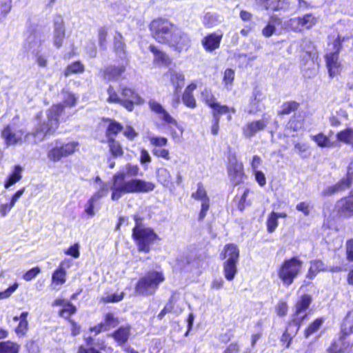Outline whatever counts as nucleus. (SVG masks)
Here are the masks:
<instances>
[{
	"instance_id": "f257e3e1",
	"label": "nucleus",
	"mask_w": 353,
	"mask_h": 353,
	"mask_svg": "<svg viewBox=\"0 0 353 353\" xmlns=\"http://www.w3.org/2000/svg\"><path fill=\"white\" fill-rule=\"evenodd\" d=\"M139 171L138 165L128 163L113 175L110 188L112 200L118 201L125 194L146 193L154 189L152 182L134 178Z\"/></svg>"
},
{
	"instance_id": "f03ea898",
	"label": "nucleus",
	"mask_w": 353,
	"mask_h": 353,
	"mask_svg": "<svg viewBox=\"0 0 353 353\" xmlns=\"http://www.w3.org/2000/svg\"><path fill=\"white\" fill-rule=\"evenodd\" d=\"M63 108L61 104H56L52 105L44 116H39L40 120L34 132L35 141H41L46 135L55 132L59 127V118Z\"/></svg>"
},
{
	"instance_id": "7ed1b4c3",
	"label": "nucleus",
	"mask_w": 353,
	"mask_h": 353,
	"mask_svg": "<svg viewBox=\"0 0 353 353\" xmlns=\"http://www.w3.org/2000/svg\"><path fill=\"white\" fill-rule=\"evenodd\" d=\"M164 280L165 276L162 272H148L138 281L135 286V292L141 295H152Z\"/></svg>"
},
{
	"instance_id": "20e7f679",
	"label": "nucleus",
	"mask_w": 353,
	"mask_h": 353,
	"mask_svg": "<svg viewBox=\"0 0 353 353\" xmlns=\"http://www.w3.org/2000/svg\"><path fill=\"white\" fill-rule=\"evenodd\" d=\"M136 225L133 229L132 236L136 240L139 252L148 253L150 250V245L158 239L156 233L149 228L141 225L135 216Z\"/></svg>"
},
{
	"instance_id": "39448f33",
	"label": "nucleus",
	"mask_w": 353,
	"mask_h": 353,
	"mask_svg": "<svg viewBox=\"0 0 353 353\" xmlns=\"http://www.w3.org/2000/svg\"><path fill=\"white\" fill-rule=\"evenodd\" d=\"M178 28L176 26L165 19H157L150 23L152 37L161 44H166L174 32Z\"/></svg>"
},
{
	"instance_id": "423d86ee",
	"label": "nucleus",
	"mask_w": 353,
	"mask_h": 353,
	"mask_svg": "<svg viewBox=\"0 0 353 353\" xmlns=\"http://www.w3.org/2000/svg\"><path fill=\"white\" fill-rule=\"evenodd\" d=\"M303 262L297 257L285 259L278 269V276L285 286L290 285L300 273Z\"/></svg>"
},
{
	"instance_id": "0eeeda50",
	"label": "nucleus",
	"mask_w": 353,
	"mask_h": 353,
	"mask_svg": "<svg viewBox=\"0 0 353 353\" xmlns=\"http://www.w3.org/2000/svg\"><path fill=\"white\" fill-rule=\"evenodd\" d=\"M191 43L188 34L178 28L165 45L174 52L181 54L188 52L191 47Z\"/></svg>"
},
{
	"instance_id": "6e6552de",
	"label": "nucleus",
	"mask_w": 353,
	"mask_h": 353,
	"mask_svg": "<svg viewBox=\"0 0 353 353\" xmlns=\"http://www.w3.org/2000/svg\"><path fill=\"white\" fill-rule=\"evenodd\" d=\"M78 141H70L50 149L48 152V158L52 162H58L62 158H65L74 154L79 148Z\"/></svg>"
},
{
	"instance_id": "1a4fd4ad",
	"label": "nucleus",
	"mask_w": 353,
	"mask_h": 353,
	"mask_svg": "<svg viewBox=\"0 0 353 353\" xmlns=\"http://www.w3.org/2000/svg\"><path fill=\"white\" fill-rule=\"evenodd\" d=\"M270 116L265 113L261 119L249 121L242 128V134L246 139L254 137L257 133L264 130L269 123Z\"/></svg>"
},
{
	"instance_id": "9d476101",
	"label": "nucleus",
	"mask_w": 353,
	"mask_h": 353,
	"mask_svg": "<svg viewBox=\"0 0 353 353\" xmlns=\"http://www.w3.org/2000/svg\"><path fill=\"white\" fill-rule=\"evenodd\" d=\"M318 21V19L312 14H306L301 17L290 19L287 26L294 32H301L304 29L312 28Z\"/></svg>"
},
{
	"instance_id": "9b49d317",
	"label": "nucleus",
	"mask_w": 353,
	"mask_h": 353,
	"mask_svg": "<svg viewBox=\"0 0 353 353\" xmlns=\"http://www.w3.org/2000/svg\"><path fill=\"white\" fill-rule=\"evenodd\" d=\"M121 105L128 111H132L134 105H141L143 99L133 89L126 86L121 87Z\"/></svg>"
},
{
	"instance_id": "f8f14e48",
	"label": "nucleus",
	"mask_w": 353,
	"mask_h": 353,
	"mask_svg": "<svg viewBox=\"0 0 353 353\" xmlns=\"http://www.w3.org/2000/svg\"><path fill=\"white\" fill-rule=\"evenodd\" d=\"M228 174L230 181L234 185L240 184L243 181L245 177L243 165L235 157H231L229 159Z\"/></svg>"
},
{
	"instance_id": "ddd939ff",
	"label": "nucleus",
	"mask_w": 353,
	"mask_h": 353,
	"mask_svg": "<svg viewBox=\"0 0 353 353\" xmlns=\"http://www.w3.org/2000/svg\"><path fill=\"white\" fill-rule=\"evenodd\" d=\"M311 303L312 296L308 294H303L297 301L296 304L295 317L293 319V323H295L296 325L294 334L298 332L301 321L306 317L305 314L300 316L299 315L303 313L309 307Z\"/></svg>"
},
{
	"instance_id": "4468645a",
	"label": "nucleus",
	"mask_w": 353,
	"mask_h": 353,
	"mask_svg": "<svg viewBox=\"0 0 353 353\" xmlns=\"http://www.w3.org/2000/svg\"><path fill=\"white\" fill-rule=\"evenodd\" d=\"M192 198L201 203L199 219L202 221L205 217L210 208V199L202 183H199L197 184V189L195 192H192Z\"/></svg>"
},
{
	"instance_id": "2eb2a0df",
	"label": "nucleus",
	"mask_w": 353,
	"mask_h": 353,
	"mask_svg": "<svg viewBox=\"0 0 353 353\" xmlns=\"http://www.w3.org/2000/svg\"><path fill=\"white\" fill-rule=\"evenodd\" d=\"M70 265L71 260L65 259L59 263L58 268L53 272L52 275V285L54 289H57V286H61L65 283V268H70Z\"/></svg>"
},
{
	"instance_id": "dca6fc26",
	"label": "nucleus",
	"mask_w": 353,
	"mask_h": 353,
	"mask_svg": "<svg viewBox=\"0 0 353 353\" xmlns=\"http://www.w3.org/2000/svg\"><path fill=\"white\" fill-rule=\"evenodd\" d=\"M149 107L152 111L159 115V118L167 123L178 126L177 121L167 112L166 110L157 101L154 99L149 101Z\"/></svg>"
},
{
	"instance_id": "f3484780",
	"label": "nucleus",
	"mask_w": 353,
	"mask_h": 353,
	"mask_svg": "<svg viewBox=\"0 0 353 353\" xmlns=\"http://www.w3.org/2000/svg\"><path fill=\"white\" fill-rule=\"evenodd\" d=\"M325 59L330 76L334 77L339 74L342 70V65L339 61V50L336 52L327 54Z\"/></svg>"
},
{
	"instance_id": "a211bd4d",
	"label": "nucleus",
	"mask_w": 353,
	"mask_h": 353,
	"mask_svg": "<svg viewBox=\"0 0 353 353\" xmlns=\"http://www.w3.org/2000/svg\"><path fill=\"white\" fill-rule=\"evenodd\" d=\"M222 38L223 34L221 33H211L202 39L201 43L206 51L212 52L219 48Z\"/></svg>"
},
{
	"instance_id": "6ab92c4d",
	"label": "nucleus",
	"mask_w": 353,
	"mask_h": 353,
	"mask_svg": "<svg viewBox=\"0 0 353 353\" xmlns=\"http://www.w3.org/2000/svg\"><path fill=\"white\" fill-rule=\"evenodd\" d=\"M150 51L154 55V63L159 66H168L169 65L172 60L169 55L158 47L150 45L149 47Z\"/></svg>"
},
{
	"instance_id": "aec40b11",
	"label": "nucleus",
	"mask_w": 353,
	"mask_h": 353,
	"mask_svg": "<svg viewBox=\"0 0 353 353\" xmlns=\"http://www.w3.org/2000/svg\"><path fill=\"white\" fill-rule=\"evenodd\" d=\"M167 75L169 76L170 81L174 88V92L178 95L185 84V76L183 73L170 68L168 71Z\"/></svg>"
},
{
	"instance_id": "412c9836",
	"label": "nucleus",
	"mask_w": 353,
	"mask_h": 353,
	"mask_svg": "<svg viewBox=\"0 0 353 353\" xmlns=\"http://www.w3.org/2000/svg\"><path fill=\"white\" fill-rule=\"evenodd\" d=\"M65 37V28L63 20L61 17H57L54 23V44L60 48L62 46Z\"/></svg>"
},
{
	"instance_id": "4be33fe9",
	"label": "nucleus",
	"mask_w": 353,
	"mask_h": 353,
	"mask_svg": "<svg viewBox=\"0 0 353 353\" xmlns=\"http://www.w3.org/2000/svg\"><path fill=\"white\" fill-rule=\"evenodd\" d=\"M221 256L225 261L238 263L239 258V250L238 246L234 243L225 245Z\"/></svg>"
},
{
	"instance_id": "5701e85b",
	"label": "nucleus",
	"mask_w": 353,
	"mask_h": 353,
	"mask_svg": "<svg viewBox=\"0 0 353 353\" xmlns=\"http://www.w3.org/2000/svg\"><path fill=\"white\" fill-rule=\"evenodd\" d=\"M352 179L353 174L348 172L346 179H342L339 183L334 185L327 187L323 190V194L324 195H329L348 188L352 183Z\"/></svg>"
},
{
	"instance_id": "b1692460",
	"label": "nucleus",
	"mask_w": 353,
	"mask_h": 353,
	"mask_svg": "<svg viewBox=\"0 0 353 353\" xmlns=\"http://www.w3.org/2000/svg\"><path fill=\"white\" fill-rule=\"evenodd\" d=\"M125 70V65L119 66L109 65L105 68L103 70V77L108 80H116Z\"/></svg>"
},
{
	"instance_id": "393cba45",
	"label": "nucleus",
	"mask_w": 353,
	"mask_h": 353,
	"mask_svg": "<svg viewBox=\"0 0 353 353\" xmlns=\"http://www.w3.org/2000/svg\"><path fill=\"white\" fill-rule=\"evenodd\" d=\"M339 212L345 216L353 215V197L343 199L338 201Z\"/></svg>"
},
{
	"instance_id": "a878e982",
	"label": "nucleus",
	"mask_w": 353,
	"mask_h": 353,
	"mask_svg": "<svg viewBox=\"0 0 353 353\" xmlns=\"http://www.w3.org/2000/svg\"><path fill=\"white\" fill-rule=\"evenodd\" d=\"M349 347V343L344 339L339 337L334 340L327 349V353H345Z\"/></svg>"
},
{
	"instance_id": "bb28decb",
	"label": "nucleus",
	"mask_w": 353,
	"mask_h": 353,
	"mask_svg": "<svg viewBox=\"0 0 353 353\" xmlns=\"http://www.w3.org/2000/svg\"><path fill=\"white\" fill-rule=\"evenodd\" d=\"M285 0H256V3L267 10L277 11L283 8Z\"/></svg>"
},
{
	"instance_id": "cd10ccee",
	"label": "nucleus",
	"mask_w": 353,
	"mask_h": 353,
	"mask_svg": "<svg viewBox=\"0 0 353 353\" xmlns=\"http://www.w3.org/2000/svg\"><path fill=\"white\" fill-rule=\"evenodd\" d=\"M325 264L320 260H314L310 261V266L307 273L306 277L309 279H313L319 272L326 271Z\"/></svg>"
},
{
	"instance_id": "c85d7f7f",
	"label": "nucleus",
	"mask_w": 353,
	"mask_h": 353,
	"mask_svg": "<svg viewBox=\"0 0 353 353\" xmlns=\"http://www.w3.org/2000/svg\"><path fill=\"white\" fill-rule=\"evenodd\" d=\"M54 305L63 307L59 312L60 316L66 319L76 312V307L72 304L62 299L55 300Z\"/></svg>"
},
{
	"instance_id": "c756f323",
	"label": "nucleus",
	"mask_w": 353,
	"mask_h": 353,
	"mask_svg": "<svg viewBox=\"0 0 353 353\" xmlns=\"http://www.w3.org/2000/svg\"><path fill=\"white\" fill-rule=\"evenodd\" d=\"M125 44L123 37L120 32H117L114 37V49L116 53L121 58H125Z\"/></svg>"
},
{
	"instance_id": "7c9ffc66",
	"label": "nucleus",
	"mask_w": 353,
	"mask_h": 353,
	"mask_svg": "<svg viewBox=\"0 0 353 353\" xmlns=\"http://www.w3.org/2000/svg\"><path fill=\"white\" fill-rule=\"evenodd\" d=\"M1 137L5 140L7 145L14 144L19 139V137L16 135L14 130L10 125L3 129Z\"/></svg>"
},
{
	"instance_id": "2f4dec72",
	"label": "nucleus",
	"mask_w": 353,
	"mask_h": 353,
	"mask_svg": "<svg viewBox=\"0 0 353 353\" xmlns=\"http://www.w3.org/2000/svg\"><path fill=\"white\" fill-rule=\"evenodd\" d=\"M223 272L227 280H233L237 273V263L225 261L223 263Z\"/></svg>"
},
{
	"instance_id": "473e14b6",
	"label": "nucleus",
	"mask_w": 353,
	"mask_h": 353,
	"mask_svg": "<svg viewBox=\"0 0 353 353\" xmlns=\"http://www.w3.org/2000/svg\"><path fill=\"white\" fill-rule=\"evenodd\" d=\"M129 336H130V327L129 326L121 327L112 334L113 338L119 344H123L125 342H126L129 338Z\"/></svg>"
},
{
	"instance_id": "72a5a7b5",
	"label": "nucleus",
	"mask_w": 353,
	"mask_h": 353,
	"mask_svg": "<svg viewBox=\"0 0 353 353\" xmlns=\"http://www.w3.org/2000/svg\"><path fill=\"white\" fill-rule=\"evenodd\" d=\"M336 139L341 142L350 145L353 148V129L347 128L338 132Z\"/></svg>"
},
{
	"instance_id": "f704fd0d",
	"label": "nucleus",
	"mask_w": 353,
	"mask_h": 353,
	"mask_svg": "<svg viewBox=\"0 0 353 353\" xmlns=\"http://www.w3.org/2000/svg\"><path fill=\"white\" fill-rule=\"evenodd\" d=\"M213 110V117H219L221 114H227L230 112L234 113L235 109L234 108H230L227 105H221L219 103H216V105L212 108Z\"/></svg>"
},
{
	"instance_id": "c9c22d12",
	"label": "nucleus",
	"mask_w": 353,
	"mask_h": 353,
	"mask_svg": "<svg viewBox=\"0 0 353 353\" xmlns=\"http://www.w3.org/2000/svg\"><path fill=\"white\" fill-rule=\"evenodd\" d=\"M21 168L20 165L14 167V170L5 182L4 187L9 188L21 179Z\"/></svg>"
},
{
	"instance_id": "e433bc0d",
	"label": "nucleus",
	"mask_w": 353,
	"mask_h": 353,
	"mask_svg": "<svg viewBox=\"0 0 353 353\" xmlns=\"http://www.w3.org/2000/svg\"><path fill=\"white\" fill-rule=\"evenodd\" d=\"M19 351V345L11 342L0 343V353H18Z\"/></svg>"
},
{
	"instance_id": "4c0bfd02",
	"label": "nucleus",
	"mask_w": 353,
	"mask_h": 353,
	"mask_svg": "<svg viewBox=\"0 0 353 353\" xmlns=\"http://www.w3.org/2000/svg\"><path fill=\"white\" fill-rule=\"evenodd\" d=\"M312 139L321 148H330L333 146V143L330 141V139L323 133L314 135L312 137Z\"/></svg>"
},
{
	"instance_id": "58836bf2",
	"label": "nucleus",
	"mask_w": 353,
	"mask_h": 353,
	"mask_svg": "<svg viewBox=\"0 0 353 353\" xmlns=\"http://www.w3.org/2000/svg\"><path fill=\"white\" fill-rule=\"evenodd\" d=\"M202 100L211 108H212L217 103L216 99L210 89H204L201 92Z\"/></svg>"
},
{
	"instance_id": "ea45409f",
	"label": "nucleus",
	"mask_w": 353,
	"mask_h": 353,
	"mask_svg": "<svg viewBox=\"0 0 353 353\" xmlns=\"http://www.w3.org/2000/svg\"><path fill=\"white\" fill-rule=\"evenodd\" d=\"M324 321L323 318H319L314 320L305 330V336L306 338L309 337L310 335L316 332L321 326L322 325Z\"/></svg>"
},
{
	"instance_id": "a19ab883",
	"label": "nucleus",
	"mask_w": 353,
	"mask_h": 353,
	"mask_svg": "<svg viewBox=\"0 0 353 353\" xmlns=\"http://www.w3.org/2000/svg\"><path fill=\"white\" fill-rule=\"evenodd\" d=\"M299 108V103L295 101H288L284 103L279 112V114H289L296 110Z\"/></svg>"
},
{
	"instance_id": "79ce46f5",
	"label": "nucleus",
	"mask_w": 353,
	"mask_h": 353,
	"mask_svg": "<svg viewBox=\"0 0 353 353\" xmlns=\"http://www.w3.org/2000/svg\"><path fill=\"white\" fill-rule=\"evenodd\" d=\"M83 71H84L83 65L79 61H76V62H74L72 64L69 65L67 67V68L65 71V75L68 76L72 74L81 73Z\"/></svg>"
},
{
	"instance_id": "37998d69",
	"label": "nucleus",
	"mask_w": 353,
	"mask_h": 353,
	"mask_svg": "<svg viewBox=\"0 0 353 353\" xmlns=\"http://www.w3.org/2000/svg\"><path fill=\"white\" fill-rule=\"evenodd\" d=\"M234 75V70L230 68L226 69L223 72V81L228 90H230L232 88Z\"/></svg>"
},
{
	"instance_id": "c03bdc74",
	"label": "nucleus",
	"mask_w": 353,
	"mask_h": 353,
	"mask_svg": "<svg viewBox=\"0 0 353 353\" xmlns=\"http://www.w3.org/2000/svg\"><path fill=\"white\" fill-rule=\"evenodd\" d=\"M109 148L111 154L114 157H121L123 154V151L120 143L111 139H110L109 141Z\"/></svg>"
},
{
	"instance_id": "a18cd8bd",
	"label": "nucleus",
	"mask_w": 353,
	"mask_h": 353,
	"mask_svg": "<svg viewBox=\"0 0 353 353\" xmlns=\"http://www.w3.org/2000/svg\"><path fill=\"white\" fill-rule=\"evenodd\" d=\"M278 219L275 212H272L268 216L267 220V230L269 233H272L278 226Z\"/></svg>"
},
{
	"instance_id": "49530a36",
	"label": "nucleus",
	"mask_w": 353,
	"mask_h": 353,
	"mask_svg": "<svg viewBox=\"0 0 353 353\" xmlns=\"http://www.w3.org/2000/svg\"><path fill=\"white\" fill-rule=\"evenodd\" d=\"M22 193L21 190H19L12 197L10 204H3L0 207V213L1 215L5 216L14 205L15 202L19 199Z\"/></svg>"
},
{
	"instance_id": "de8ad7c7",
	"label": "nucleus",
	"mask_w": 353,
	"mask_h": 353,
	"mask_svg": "<svg viewBox=\"0 0 353 353\" xmlns=\"http://www.w3.org/2000/svg\"><path fill=\"white\" fill-rule=\"evenodd\" d=\"M351 334H352V332L350 329V320L347 315L341 324L339 337L345 340L346 336Z\"/></svg>"
},
{
	"instance_id": "09e8293b",
	"label": "nucleus",
	"mask_w": 353,
	"mask_h": 353,
	"mask_svg": "<svg viewBox=\"0 0 353 353\" xmlns=\"http://www.w3.org/2000/svg\"><path fill=\"white\" fill-rule=\"evenodd\" d=\"M124 292H121L120 293H112L110 294H108L101 298V301L105 303H114L119 302L121 301L124 297Z\"/></svg>"
},
{
	"instance_id": "8fccbe9b",
	"label": "nucleus",
	"mask_w": 353,
	"mask_h": 353,
	"mask_svg": "<svg viewBox=\"0 0 353 353\" xmlns=\"http://www.w3.org/2000/svg\"><path fill=\"white\" fill-rule=\"evenodd\" d=\"M158 178L163 185H168L170 181L171 175L167 169L161 168L158 171Z\"/></svg>"
},
{
	"instance_id": "3c124183",
	"label": "nucleus",
	"mask_w": 353,
	"mask_h": 353,
	"mask_svg": "<svg viewBox=\"0 0 353 353\" xmlns=\"http://www.w3.org/2000/svg\"><path fill=\"white\" fill-rule=\"evenodd\" d=\"M105 325V330H109L110 327H114L118 324V320L114 317L112 313H108L105 315L104 321L102 322Z\"/></svg>"
},
{
	"instance_id": "603ef678",
	"label": "nucleus",
	"mask_w": 353,
	"mask_h": 353,
	"mask_svg": "<svg viewBox=\"0 0 353 353\" xmlns=\"http://www.w3.org/2000/svg\"><path fill=\"white\" fill-rule=\"evenodd\" d=\"M148 139L152 145L157 147L164 146L168 143V139L166 138L154 136L153 134H149Z\"/></svg>"
},
{
	"instance_id": "864d4df0",
	"label": "nucleus",
	"mask_w": 353,
	"mask_h": 353,
	"mask_svg": "<svg viewBox=\"0 0 353 353\" xmlns=\"http://www.w3.org/2000/svg\"><path fill=\"white\" fill-rule=\"evenodd\" d=\"M108 191V186L105 183H102L99 189L91 196V198L98 202L101 198L107 195Z\"/></svg>"
},
{
	"instance_id": "5fc2aeb1",
	"label": "nucleus",
	"mask_w": 353,
	"mask_h": 353,
	"mask_svg": "<svg viewBox=\"0 0 353 353\" xmlns=\"http://www.w3.org/2000/svg\"><path fill=\"white\" fill-rule=\"evenodd\" d=\"M108 101L112 103H118L121 105V97H119L114 88L110 85L108 89Z\"/></svg>"
},
{
	"instance_id": "6e6d98bb",
	"label": "nucleus",
	"mask_w": 353,
	"mask_h": 353,
	"mask_svg": "<svg viewBox=\"0 0 353 353\" xmlns=\"http://www.w3.org/2000/svg\"><path fill=\"white\" fill-rule=\"evenodd\" d=\"M183 103L190 108H194L196 106V100L193 94L183 93L182 96Z\"/></svg>"
},
{
	"instance_id": "4d7b16f0",
	"label": "nucleus",
	"mask_w": 353,
	"mask_h": 353,
	"mask_svg": "<svg viewBox=\"0 0 353 353\" xmlns=\"http://www.w3.org/2000/svg\"><path fill=\"white\" fill-rule=\"evenodd\" d=\"M122 129V126L120 123L115 121H112L108 128L107 135L110 137L111 134L116 135Z\"/></svg>"
},
{
	"instance_id": "13d9d810",
	"label": "nucleus",
	"mask_w": 353,
	"mask_h": 353,
	"mask_svg": "<svg viewBox=\"0 0 353 353\" xmlns=\"http://www.w3.org/2000/svg\"><path fill=\"white\" fill-rule=\"evenodd\" d=\"M79 248L80 245L79 243H75L67 250H64V253L67 255L72 256L74 259H77L80 255Z\"/></svg>"
},
{
	"instance_id": "bf43d9fd",
	"label": "nucleus",
	"mask_w": 353,
	"mask_h": 353,
	"mask_svg": "<svg viewBox=\"0 0 353 353\" xmlns=\"http://www.w3.org/2000/svg\"><path fill=\"white\" fill-rule=\"evenodd\" d=\"M97 203V201L90 198L85 205V212L88 215H89L91 217H92L95 215L94 208H95V204Z\"/></svg>"
},
{
	"instance_id": "052dcab7",
	"label": "nucleus",
	"mask_w": 353,
	"mask_h": 353,
	"mask_svg": "<svg viewBox=\"0 0 353 353\" xmlns=\"http://www.w3.org/2000/svg\"><path fill=\"white\" fill-rule=\"evenodd\" d=\"M63 99V103L70 107L74 106L77 103V97L70 92H65Z\"/></svg>"
},
{
	"instance_id": "680f3d73",
	"label": "nucleus",
	"mask_w": 353,
	"mask_h": 353,
	"mask_svg": "<svg viewBox=\"0 0 353 353\" xmlns=\"http://www.w3.org/2000/svg\"><path fill=\"white\" fill-rule=\"evenodd\" d=\"M288 310V304L283 301L279 302L276 307V314L280 316H285L287 314Z\"/></svg>"
},
{
	"instance_id": "e2e57ef3",
	"label": "nucleus",
	"mask_w": 353,
	"mask_h": 353,
	"mask_svg": "<svg viewBox=\"0 0 353 353\" xmlns=\"http://www.w3.org/2000/svg\"><path fill=\"white\" fill-rule=\"evenodd\" d=\"M41 272V269L39 267H35L28 270L23 274V279L30 281Z\"/></svg>"
},
{
	"instance_id": "0e129e2a",
	"label": "nucleus",
	"mask_w": 353,
	"mask_h": 353,
	"mask_svg": "<svg viewBox=\"0 0 353 353\" xmlns=\"http://www.w3.org/2000/svg\"><path fill=\"white\" fill-rule=\"evenodd\" d=\"M152 152L155 156L158 157H162L166 160H169L170 159V152L167 149L154 148Z\"/></svg>"
},
{
	"instance_id": "69168bd1",
	"label": "nucleus",
	"mask_w": 353,
	"mask_h": 353,
	"mask_svg": "<svg viewBox=\"0 0 353 353\" xmlns=\"http://www.w3.org/2000/svg\"><path fill=\"white\" fill-rule=\"evenodd\" d=\"M108 35V30L105 27H101L99 29L98 31V37H99V43L100 46H103L105 41L106 37Z\"/></svg>"
},
{
	"instance_id": "338daca9",
	"label": "nucleus",
	"mask_w": 353,
	"mask_h": 353,
	"mask_svg": "<svg viewBox=\"0 0 353 353\" xmlns=\"http://www.w3.org/2000/svg\"><path fill=\"white\" fill-rule=\"evenodd\" d=\"M296 209L298 211H300L303 213L304 215L308 216L310 212V206L308 203L306 202H300L296 206Z\"/></svg>"
},
{
	"instance_id": "774afa93",
	"label": "nucleus",
	"mask_w": 353,
	"mask_h": 353,
	"mask_svg": "<svg viewBox=\"0 0 353 353\" xmlns=\"http://www.w3.org/2000/svg\"><path fill=\"white\" fill-rule=\"evenodd\" d=\"M347 260L353 261V239H349L345 244Z\"/></svg>"
}]
</instances>
